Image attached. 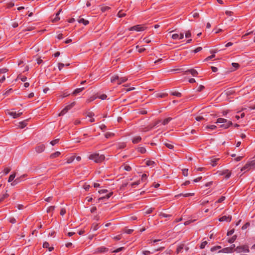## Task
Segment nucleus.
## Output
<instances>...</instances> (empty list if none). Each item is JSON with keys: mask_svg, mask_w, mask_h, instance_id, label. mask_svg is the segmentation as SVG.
<instances>
[{"mask_svg": "<svg viewBox=\"0 0 255 255\" xmlns=\"http://www.w3.org/2000/svg\"><path fill=\"white\" fill-rule=\"evenodd\" d=\"M108 251V249L104 247H101L96 249V252L98 253H105Z\"/></svg>", "mask_w": 255, "mask_h": 255, "instance_id": "f8f14e48", "label": "nucleus"}, {"mask_svg": "<svg viewBox=\"0 0 255 255\" xmlns=\"http://www.w3.org/2000/svg\"><path fill=\"white\" fill-rule=\"evenodd\" d=\"M219 160V158H215V159H212L211 160V164H212V166H215L217 164V162Z\"/></svg>", "mask_w": 255, "mask_h": 255, "instance_id": "cd10ccee", "label": "nucleus"}, {"mask_svg": "<svg viewBox=\"0 0 255 255\" xmlns=\"http://www.w3.org/2000/svg\"><path fill=\"white\" fill-rule=\"evenodd\" d=\"M127 80H128V78H127L125 77H121V78L119 77V79L118 81V84L120 85L122 83L126 82L127 81Z\"/></svg>", "mask_w": 255, "mask_h": 255, "instance_id": "a211bd4d", "label": "nucleus"}, {"mask_svg": "<svg viewBox=\"0 0 255 255\" xmlns=\"http://www.w3.org/2000/svg\"><path fill=\"white\" fill-rule=\"evenodd\" d=\"M159 216L161 218H168L171 216V215L166 214L162 212L159 214Z\"/></svg>", "mask_w": 255, "mask_h": 255, "instance_id": "72a5a7b5", "label": "nucleus"}, {"mask_svg": "<svg viewBox=\"0 0 255 255\" xmlns=\"http://www.w3.org/2000/svg\"><path fill=\"white\" fill-rule=\"evenodd\" d=\"M119 79V76L118 75H115V76H113L112 77L111 81V82L114 83V82H116L117 81H118Z\"/></svg>", "mask_w": 255, "mask_h": 255, "instance_id": "393cba45", "label": "nucleus"}, {"mask_svg": "<svg viewBox=\"0 0 255 255\" xmlns=\"http://www.w3.org/2000/svg\"><path fill=\"white\" fill-rule=\"evenodd\" d=\"M12 92V89H8V90H7L4 94L3 95L4 96H7L10 93H11V92Z\"/></svg>", "mask_w": 255, "mask_h": 255, "instance_id": "5fc2aeb1", "label": "nucleus"}, {"mask_svg": "<svg viewBox=\"0 0 255 255\" xmlns=\"http://www.w3.org/2000/svg\"><path fill=\"white\" fill-rule=\"evenodd\" d=\"M217 128V126L215 125H208L205 127V128L206 129H211L212 130L215 129Z\"/></svg>", "mask_w": 255, "mask_h": 255, "instance_id": "473e14b6", "label": "nucleus"}, {"mask_svg": "<svg viewBox=\"0 0 255 255\" xmlns=\"http://www.w3.org/2000/svg\"><path fill=\"white\" fill-rule=\"evenodd\" d=\"M27 120H24L22 122H21L19 123V127L20 128H23L27 125Z\"/></svg>", "mask_w": 255, "mask_h": 255, "instance_id": "2eb2a0df", "label": "nucleus"}, {"mask_svg": "<svg viewBox=\"0 0 255 255\" xmlns=\"http://www.w3.org/2000/svg\"><path fill=\"white\" fill-rule=\"evenodd\" d=\"M220 174L222 175H225V178L226 179H228L231 175V172H230L228 170H226L223 171Z\"/></svg>", "mask_w": 255, "mask_h": 255, "instance_id": "9d476101", "label": "nucleus"}, {"mask_svg": "<svg viewBox=\"0 0 255 255\" xmlns=\"http://www.w3.org/2000/svg\"><path fill=\"white\" fill-rule=\"evenodd\" d=\"M124 249H125L124 247H121V248H119L117 249V250L114 251L113 252L118 253L119 252H121V251L124 250Z\"/></svg>", "mask_w": 255, "mask_h": 255, "instance_id": "6e6d98bb", "label": "nucleus"}, {"mask_svg": "<svg viewBox=\"0 0 255 255\" xmlns=\"http://www.w3.org/2000/svg\"><path fill=\"white\" fill-rule=\"evenodd\" d=\"M10 171V168H5L3 170V172H4V174L5 175L8 174L9 172Z\"/></svg>", "mask_w": 255, "mask_h": 255, "instance_id": "052dcab7", "label": "nucleus"}, {"mask_svg": "<svg viewBox=\"0 0 255 255\" xmlns=\"http://www.w3.org/2000/svg\"><path fill=\"white\" fill-rule=\"evenodd\" d=\"M90 187V186L86 184L83 185V188L86 191H88Z\"/></svg>", "mask_w": 255, "mask_h": 255, "instance_id": "69168bd1", "label": "nucleus"}, {"mask_svg": "<svg viewBox=\"0 0 255 255\" xmlns=\"http://www.w3.org/2000/svg\"><path fill=\"white\" fill-rule=\"evenodd\" d=\"M59 141V139L58 138L57 139H55L54 140H52L51 142H50V144L53 146L54 145H55L56 144L58 143V142Z\"/></svg>", "mask_w": 255, "mask_h": 255, "instance_id": "a19ab883", "label": "nucleus"}, {"mask_svg": "<svg viewBox=\"0 0 255 255\" xmlns=\"http://www.w3.org/2000/svg\"><path fill=\"white\" fill-rule=\"evenodd\" d=\"M203 89H204V86L203 85H200L198 88L197 89V91L200 92Z\"/></svg>", "mask_w": 255, "mask_h": 255, "instance_id": "774afa93", "label": "nucleus"}, {"mask_svg": "<svg viewBox=\"0 0 255 255\" xmlns=\"http://www.w3.org/2000/svg\"><path fill=\"white\" fill-rule=\"evenodd\" d=\"M8 221L11 224H14L16 223V219L13 217L9 218Z\"/></svg>", "mask_w": 255, "mask_h": 255, "instance_id": "49530a36", "label": "nucleus"}, {"mask_svg": "<svg viewBox=\"0 0 255 255\" xmlns=\"http://www.w3.org/2000/svg\"><path fill=\"white\" fill-rule=\"evenodd\" d=\"M75 103V102L72 103L71 104L65 107L61 112L59 114V116H63L70 109H71L74 105Z\"/></svg>", "mask_w": 255, "mask_h": 255, "instance_id": "39448f33", "label": "nucleus"}, {"mask_svg": "<svg viewBox=\"0 0 255 255\" xmlns=\"http://www.w3.org/2000/svg\"><path fill=\"white\" fill-rule=\"evenodd\" d=\"M61 154V153L59 151H56L53 153H52L50 155V157L51 158H55L57 157H58Z\"/></svg>", "mask_w": 255, "mask_h": 255, "instance_id": "6ab92c4d", "label": "nucleus"}, {"mask_svg": "<svg viewBox=\"0 0 255 255\" xmlns=\"http://www.w3.org/2000/svg\"><path fill=\"white\" fill-rule=\"evenodd\" d=\"M74 157L71 156L67 159V163H71L74 161Z\"/></svg>", "mask_w": 255, "mask_h": 255, "instance_id": "8fccbe9b", "label": "nucleus"}, {"mask_svg": "<svg viewBox=\"0 0 255 255\" xmlns=\"http://www.w3.org/2000/svg\"><path fill=\"white\" fill-rule=\"evenodd\" d=\"M155 164V162L151 160H148L146 162V164L147 166H154V165Z\"/></svg>", "mask_w": 255, "mask_h": 255, "instance_id": "ea45409f", "label": "nucleus"}, {"mask_svg": "<svg viewBox=\"0 0 255 255\" xmlns=\"http://www.w3.org/2000/svg\"><path fill=\"white\" fill-rule=\"evenodd\" d=\"M182 173L184 176H187L188 175V169H184L182 170Z\"/></svg>", "mask_w": 255, "mask_h": 255, "instance_id": "4d7b16f0", "label": "nucleus"}, {"mask_svg": "<svg viewBox=\"0 0 255 255\" xmlns=\"http://www.w3.org/2000/svg\"><path fill=\"white\" fill-rule=\"evenodd\" d=\"M215 56V54H212V55L210 56H208V57H207L206 59H205V61H208L209 60H211L212 59V58H214Z\"/></svg>", "mask_w": 255, "mask_h": 255, "instance_id": "0e129e2a", "label": "nucleus"}, {"mask_svg": "<svg viewBox=\"0 0 255 255\" xmlns=\"http://www.w3.org/2000/svg\"><path fill=\"white\" fill-rule=\"evenodd\" d=\"M207 244L208 242L206 241L203 242L200 245V249H204Z\"/></svg>", "mask_w": 255, "mask_h": 255, "instance_id": "79ce46f5", "label": "nucleus"}, {"mask_svg": "<svg viewBox=\"0 0 255 255\" xmlns=\"http://www.w3.org/2000/svg\"><path fill=\"white\" fill-rule=\"evenodd\" d=\"M164 145L169 149H173L174 148V146L173 144L168 142H164Z\"/></svg>", "mask_w": 255, "mask_h": 255, "instance_id": "58836bf2", "label": "nucleus"}, {"mask_svg": "<svg viewBox=\"0 0 255 255\" xmlns=\"http://www.w3.org/2000/svg\"><path fill=\"white\" fill-rule=\"evenodd\" d=\"M114 135H115V133H114L113 132H108L106 133L105 134V137L107 138H109L111 137L114 136Z\"/></svg>", "mask_w": 255, "mask_h": 255, "instance_id": "7c9ffc66", "label": "nucleus"}, {"mask_svg": "<svg viewBox=\"0 0 255 255\" xmlns=\"http://www.w3.org/2000/svg\"><path fill=\"white\" fill-rule=\"evenodd\" d=\"M170 94H171V95H173V96H176V97H180L182 96L181 93L179 92H177V91L171 92L170 93Z\"/></svg>", "mask_w": 255, "mask_h": 255, "instance_id": "b1692460", "label": "nucleus"}, {"mask_svg": "<svg viewBox=\"0 0 255 255\" xmlns=\"http://www.w3.org/2000/svg\"><path fill=\"white\" fill-rule=\"evenodd\" d=\"M186 72L187 73H189L191 74H192V76H195V77L197 76L198 74V72L196 70L193 69H189V70L186 71Z\"/></svg>", "mask_w": 255, "mask_h": 255, "instance_id": "9b49d317", "label": "nucleus"}, {"mask_svg": "<svg viewBox=\"0 0 255 255\" xmlns=\"http://www.w3.org/2000/svg\"><path fill=\"white\" fill-rule=\"evenodd\" d=\"M140 183V181H137L136 182H133L131 184V187H134L135 185H139Z\"/></svg>", "mask_w": 255, "mask_h": 255, "instance_id": "bf43d9fd", "label": "nucleus"}, {"mask_svg": "<svg viewBox=\"0 0 255 255\" xmlns=\"http://www.w3.org/2000/svg\"><path fill=\"white\" fill-rule=\"evenodd\" d=\"M133 230L132 229H126L125 232L128 234H130L132 233Z\"/></svg>", "mask_w": 255, "mask_h": 255, "instance_id": "13d9d810", "label": "nucleus"}, {"mask_svg": "<svg viewBox=\"0 0 255 255\" xmlns=\"http://www.w3.org/2000/svg\"><path fill=\"white\" fill-rule=\"evenodd\" d=\"M237 236L236 235L233 236L231 238L228 240V243L232 244L234 243L237 239Z\"/></svg>", "mask_w": 255, "mask_h": 255, "instance_id": "a878e982", "label": "nucleus"}, {"mask_svg": "<svg viewBox=\"0 0 255 255\" xmlns=\"http://www.w3.org/2000/svg\"><path fill=\"white\" fill-rule=\"evenodd\" d=\"M191 36V33L190 30H188L185 32V37L189 38Z\"/></svg>", "mask_w": 255, "mask_h": 255, "instance_id": "09e8293b", "label": "nucleus"}, {"mask_svg": "<svg viewBox=\"0 0 255 255\" xmlns=\"http://www.w3.org/2000/svg\"><path fill=\"white\" fill-rule=\"evenodd\" d=\"M55 209V206H51L49 207L47 209V212L48 213H52Z\"/></svg>", "mask_w": 255, "mask_h": 255, "instance_id": "e433bc0d", "label": "nucleus"}, {"mask_svg": "<svg viewBox=\"0 0 255 255\" xmlns=\"http://www.w3.org/2000/svg\"><path fill=\"white\" fill-rule=\"evenodd\" d=\"M62 10L60 9L59 11L56 13L55 17L54 18L52 19L53 22H56L60 19V17H59V13L61 12Z\"/></svg>", "mask_w": 255, "mask_h": 255, "instance_id": "4be33fe9", "label": "nucleus"}, {"mask_svg": "<svg viewBox=\"0 0 255 255\" xmlns=\"http://www.w3.org/2000/svg\"><path fill=\"white\" fill-rule=\"evenodd\" d=\"M141 140V137L139 136H137L134 137L132 139V142L133 143H137L139 142H140Z\"/></svg>", "mask_w": 255, "mask_h": 255, "instance_id": "ddd939ff", "label": "nucleus"}, {"mask_svg": "<svg viewBox=\"0 0 255 255\" xmlns=\"http://www.w3.org/2000/svg\"><path fill=\"white\" fill-rule=\"evenodd\" d=\"M218 253H232V250L230 248H229V247L225 248L223 249L222 250L219 251Z\"/></svg>", "mask_w": 255, "mask_h": 255, "instance_id": "4468645a", "label": "nucleus"}, {"mask_svg": "<svg viewBox=\"0 0 255 255\" xmlns=\"http://www.w3.org/2000/svg\"><path fill=\"white\" fill-rule=\"evenodd\" d=\"M172 120V119L171 118H166L165 119H164L163 122H162V124L163 125H167L169 122H170L171 120Z\"/></svg>", "mask_w": 255, "mask_h": 255, "instance_id": "c85d7f7f", "label": "nucleus"}, {"mask_svg": "<svg viewBox=\"0 0 255 255\" xmlns=\"http://www.w3.org/2000/svg\"><path fill=\"white\" fill-rule=\"evenodd\" d=\"M129 30L140 31H142L143 30V27L139 25H137L133 26L131 27Z\"/></svg>", "mask_w": 255, "mask_h": 255, "instance_id": "6e6552de", "label": "nucleus"}, {"mask_svg": "<svg viewBox=\"0 0 255 255\" xmlns=\"http://www.w3.org/2000/svg\"><path fill=\"white\" fill-rule=\"evenodd\" d=\"M45 146L43 144H39L37 145L35 148L36 152L38 153L43 152L45 150Z\"/></svg>", "mask_w": 255, "mask_h": 255, "instance_id": "423d86ee", "label": "nucleus"}, {"mask_svg": "<svg viewBox=\"0 0 255 255\" xmlns=\"http://www.w3.org/2000/svg\"><path fill=\"white\" fill-rule=\"evenodd\" d=\"M25 176H26V175L24 174L22 176L17 178L16 179H15V180L12 181V182L11 183V185L12 186H15V185H16L17 184H18V183H19L21 181V178L22 177H25Z\"/></svg>", "mask_w": 255, "mask_h": 255, "instance_id": "1a4fd4ad", "label": "nucleus"}, {"mask_svg": "<svg viewBox=\"0 0 255 255\" xmlns=\"http://www.w3.org/2000/svg\"><path fill=\"white\" fill-rule=\"evenodd\" d=\"M167 96V94H158L156 95V97L157 98H164L166 96Z\"/></svg>", "mask_w": 255, "mask_h": 255, "instance_id": "a18cd8bd", "label": "nucleus"}, {"mask_svg": "<svg viewBox=\"0 0 255 255\" xmlns=\"http://www.w3.org/2000/svg\"><path fill=\"white\" fill-rule=\"evenodd\" d=\"M215 123L221 124L220 127L225 129H227L233 125V123L231 121L222 118H218Z\"/></svg>", "mask_w": 255, "mask_h": 255, "instance_id": "f257e3e1", "label": "nucleus"}, {"mask_svg": "<svg viewBox=\"0 0 255 255\" xmlns=\"http://www.w3.org/2000/svg\"><path fill=\"white\" fill-rule=\"evenodd\" d=\"M101 9L103 12H105V11L109 10L110 9V7L109 6H105L102 7Z\"/></svg>", "mask_w": 255, "mask_h": 255, "instance_id": "603ef678", "label": "nucleus"}, {"mask_svg": "<svg viewBox=\"0 0 255 255\" xmlns=\"http://www.w3.org/2000/svg\"><path fill=\"white\" fill-rule=\"evenodd\" d=\"M231 220L232 217L231 216H223L219 219L220 222L226 221L228 222H230L231 221Z\"/></svg>", "mask_w": 255, "mask_h": 255, "instance_id": "0eeeda50", "label": "nucleus"}, {"mask_svg": "<svg viewBox=\"0 0 255 255\" xmlns=\"http://www.w3.org/2000/svg\"><path fill=\"white\" fill-rule=\"evenodd\" d=\"M7 191L6 190L5 193H4L0 197V203L3 201L5 198H7L9 196V195L7 193Z\"/></svg>", "mask_w": 255, "mask_h": 255, "instance_id": "dca6fc26", "label": "nucleus"}, {"mask_svg": "<svg viewBox=\"0 0 255 255\" xmlns=\"http://www.w3.org/2000/svg\"><path fill=\"white\" fill-rule=\"evenodd\" d=\"M172 38L174 40L179 39V34L175 33L172 35Z\"/></svg>", "mask_w": 255, "mask_h": 255, "instance_id": "c03bdc74", "label": "nucleus"}, {"mask_svg": "<svg viewBox=\"0 0 255 255\" xmlns=\"http://www.w3.org/2000/svg\"><path fill=\"white\" fill-rule=\"evenodd\" d=\"M126 13L123 12L122 10H120L118 14V15L119 17H123L126 15Z\"/></svg>", "mask_w": 255, "mask_h": 255, "instance_id": "37998d69", "label": "nucleus"}, {"mask_svg": "<svg viewBox=\"0 0 255 255\" xmlns=\"http://www.w3.org/2000/svg\"><path fill=\"white\" fill-rule=\"evenodd\" d=\"M7 114L12 116L14 119L18 117L17 113L16 112H8Z\"/></svg>", "mask_w": 255, "mask_h": 255, "instance_id": "5701e85b", "label": "nucleus"}, {"mask_svg": "<svg viewBox=\"0 0 255 255\" xmlns=\"http://www.w3.org/2000/svg\"><path fill=\"white\" fill-rule=\"evenodd\" d=\"M78 21L79 23H83L85 25H86L89 23L88 20H85L83 18H80Z\"/></svg>", "mask_w": 255, "mask_h": 255, "instance_id": "aec40b11", "label": "nucleus"}, {"mask_svg": "<svg viewBox=\"0 0 255 255\" xmlns=\"http://www.w3.org/2000/svg\"><path fill=\"white\" fill-rule=\"evenodd\" d=\"M124 169L127 171H129L131 170V168L129 165H126L124 166Z\"/></svg>", "mask_w": 255, "mask_h": 255, "instance_id": "de8ad7c7", "label": "nucleus"}, {"mask_svg": "<svg viewBox=\"0 0 255 255\" xmlns=\"http://www.w3.org/2000/svg\"><path fill=\"white\" fill-rule=\"evenodd\" d=\"M91 228L94 231H95L98 229L99 225L98 224L94 223L92 224Z\"/></svg>", "mask_w": 255, "mask_h": 255, "instance_id": "f704fd0d", "label": "nucleus"}, {"mask_svg": "<svg viewBox=\"0 0 255 255\" xmlns=\"http://www.w3.org/2000/svg\"><path fill=\"white\" fill-rule=\"evenodd\" d=\"M225 196H221L216 203H221L225 200Z\"/></svg>", "mask_w": 255, "mask_h": 255, "instance_id": "864d4df0", "label": "nucleus"}, {"mask_svg": "<svg viewBox=\"0 0 255 255\" xmlns=\"http://www.w3.org/2000/svg\"><path fill=\"white\" fill-rule=\"evenodd\" d=\"M107 95L106 94H102L100 95L99 96H98V98L102 99V100H105L107 98Z\"/></svg>", "mask_w": 255, "mask_h": 255, "instance_id": "3c124183", "label": "nucleus"}, {"mask_svg": "<svg viewBox=\"0 0 255 255\" xmlns=\"http://www.w3.org/2000/svg\"><path fill=\"white\" fill-rule=\"evenodd\" d=\"M235 251L238 253L242 252L249 253L250 252L249 247L247 245L238 246L236 248Z\"/></svg>", "mask_w": 255, "mask_h": 255, "instance_id": "20e7f679", "label": "nucleus"}, {"mask_svg": "<svg viewBox=\"0 0 255 255\" xmlns=\"http://www.w3.org/2000/svg\"><path fill=\"white\" fill-rule=\"evenodd\" d=\"M249 226H250V223H247L242 227V230H245L248 227H249Z\"/></svg>", "mask_w": 255, "mask_h": 255, "instance_id": "e2e57ef3", "label": "nucleus"}, {"mask_svg": "<svg viewBox=\"0 0 255 255\" xmlns=\"http://www.w3.org/2000/svg\"><path fill=\"white\" fill-rule=\"evenodd\" d=\"M89 159L94 160L96 163H100L104 160L105 156L99 153H94L90 155Z\"/></svg>", "mask_w": 255, "mask_h": 255, "instance_id": "f03ea898", "label": "nucleus"}, {"mask_svg": "<svg viewBox=\"0 0 255 255\" xmlns=\"http://www.w3.org/2000/svg\"><path fill=\"white\" fill-rule=\"evenodd\" d=\"M84 89V87L77 88L74 91V92H73V95H76L77 94L81 92Z\"/></svg>", "mask_w": 255, "mask_h": 255, "instance_id": "412c9836", "label": "nucleus"}, {"mask_svg": "<svg viewBox=\"0 0 255 255\" xmlns=\"http://www.w3.org/2000/svg\"><path fill=\"white\" fill-rule=\"evenodd\" d=\"M202 49V47H198L197 48H196L194 50V52L195 53H196L199 51H200Z\"/></svg>", "mask_w": 255, "mask_h": 255, "instance_id": "338daca9", "label": "nucleus"}, {"mask_svg": "<svg viewBox=\"0 0 255 255\" xmlns=\"http://www.w3.org/2000/svg\"><path fill=\"white\" fill-rule=\"evenodd\" d=\"M137 151L141 153H144L146 152V149L143 147H139L137 148Z\"/></svg>", "mask_w": 255, "mask_h": 255, "instance_id": "c756f323", "label": "nucleus"}, {"mask_svg": "<svg viewBox=\"0 0 255 255\" xmlns=\"http://www.w3.org/2000/svg\"><path fill=\"white\" fill-rule=\"evenodd\" d=\"M15 176H16V175H15V173H13V174H11V175L9 176V178H8V182H12L13 180H14V178L15 177Z\"/></svg>", "mask_w": 255, "mask_h": 255, "instance_id": "bb28decb", "label": "nucleus"}, {"mask_svg": "<svg viewBox=\"0 0 255 255\" xmlns=\"http://www.w3.org/2000/svg\"><path fill=\"white\" fill-rule=\"evenodd\" d=\"M43 247L44 248H48V250L50 252V251H52L53 250V247H49V244L48 242H44L43 243Z\"/></svg>", "mask_w": 255, "mask_h": 255, "instance_id": "f3484780", "label": "nucleus"}, {"mask_svg": "<svg viewBox=\"0 0 255 255\" xmlns=\"http://www.w3.org/2000/svg\"><path fill=\"white\" fill-rule=\"evenodd\" d=\"M194 195V193H186V194H180L178 195V196H183L185 197H187L189 196H192Z\"/></svg>", "mask_w": 255, "mask_h": 255, "instance_id": "4c0bfd02", "label": "nucleus"}, {"mask_svg": "<svg viewBox=\"0 0 255 255\" xmlns=\"http://www.w3.org/2000/svg\"><path fill=\"white\" fill-rule=\"evenodd\" d=\"M220 249H221V246H215V247H213L212 248H211L210 250H211V251L212 252H215V251H216L218 250H219Z\"/></svg>", "mask_w": 255, "mask_h": 255, "instance_id": "c9c22d12", "label": "nucleus"}, {"mask_svg": "<svg viewBox=\"0 0 255 255\" xmlns=\"http://www.w3.org/2000/svg\"><path fill=\"white\" fill-rule=\"evenodd\" d=\"M255 167V160L248 162L242 169L241 171L244 172Z\"/></svg>", "mask_w": 255, "mask_h": 255, "instance_id": "7ed1b4c3", "label": "nucleus"}, {"mask_svg": "<svg viewBox=\"0 0 255 255\" xmlns=\"http://www.w3.org/2000/svg\"><path fill=\"white\" fill-rule=\"evenodd\" d=\"M58 69L59 70H61L63 67L65 66V65L63 63H59L58 64Z\"/></svg>", "mask_w": 255, "mask_h": 255, "instance_id": "680f3d73", "label": "nucleus"}, {"mask_svg": "<svg viewBox=\"0 0 255 255\" xmlns=\"http://www.w3.org/2000/svg\"><path fill=\"white\" fill-rule=\"evenodd\" d=\"M112 194H113V192H111L109 194H107L106 196H103V197L99 198V200H103L106 198L109 199L112 196Z\"/></svg>", "mask_w": 255, "mask_h": 255, "instance_id": "2f4dec72", "label": "nucleus"}]
</instances>
